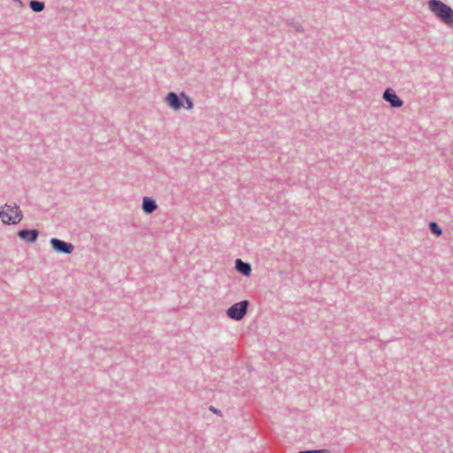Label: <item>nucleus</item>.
Returning <instances> with one entry per match:
<instances>
[{"label": "nucleus", "instance_id": "f257e3e1", "mask_svg": "<svg viewBox=\"0 0 453 453\" xmlns=\"http://www.w3.org/2000/svg\"><path fill=\"white\" fill-rule=\"evenodd\" d=\"M429 9L446 25H453V10L438 0H430L428 3Z\"/></svg>", "mask_w": 453, "mask_h": 453}, {"label": "nucleus", "instance_id": "f03ea898", "mask_svg": "<svg viewBox=\"0 0 453 453\" xmlns=\"http://www.w3.org/2000/svg\"><path fill=\"white\" fill-rule=\"evenodd\" d=\"M0 219L4 224H18L22 219V212L17 205L5 204L0 210Z\"/></svg>", "mask_w": 453, "mask_h": 453}, {"label": "nucleus", "instance_id": "7ed1b4c3", "mask_svg": "<svg viewBox=\"0 0 453 453\" xmlns=\"http://www.w3.org/2000/svg\"><path fill=\"white\" fill-rule=\"evenodd\" d=\"M248 301L234 303L227 310V316L234 320H241L247 312Z\"/></svg>", "mask_w": 453, "mask_h": 453}, {"label": "nucleus", "instance_id": "20e7f679", "mask_svg": "<svg viewBox=\"0 0 453 453\" xmlns=\"http://www.w3.org/2000/svg\"><path fill=\"white\" fill-rule=\"evenodd\" d=\"M50 243L54 250L59 253L70 254L73 250V246L72 244L56 238H52L50 240Z\"/></svg>", "mask_w": 453, "mask_h": 453}, {"label": "nucleus", "instance_id": "39448f33", "mask_svg": "<svg viewBox=\"0 0 453 453\" xmlns=\"http://www.w3.org/2000/svg\"><path fill=\"white\" fill-rule=\"evenodd\" d=\"M383 97L385 100L389 102L393 107H400L403 105V101L399 99L392 89H387L384 92Z\"/></svg>", "mask_w": 453, "mask_h": 453}, {"label": "nucleus", "instance_id": "423d86ee", "mask_svg": "<svg viewBox=\"0 0 453 453\" xmlns=\"http://www.w3.org/2000/svg\"><path fill=\"white\" fill-rule=\"evenodd\" d=\"M18 236L27 242H34L38 237L37 230H20L18 232Z\"/></svg>", "mask_w": 453, "mask_h": 453}, {"label": "nucleus", "instance_id": "0eeeda50", "mask_svg": "<svg viewBox=\"0 0 453 453\" xmlns=\"http://www.w3.org/2000/svg\"><path fill=\"white\" fill-rule=\"evenodd\" d=\"M165 100L168 105L174 111H178L180 109L181 104L174 92L168 93Z\"/></svg>", "mask_w": 453, "mask_h": 453}, {"label": "nucleus", "instance_id": "6e6552de", "mask_svg": "<svg viewBox=\"0 0 453 453\" xmlns=\"http://www.w3.org/2000/svg\"><path fill=\"white\" fill-rule=\"evenodd\" d=\"M157 209L156 202L149 197L142 200V210L146 213H152Z\"/></svg>", "mask_w": 453, "mask_h": 453}, {"label": "nucleus", "instance_id": "1a4fd4ad", "mask_svg": "<svg viewBox=\"0 0 453 453\" xmlns=\"http://www.w3.org/2000/svg\"><path fill=\"white\" fill-rule=\"evenodd\" d=\"M236 269L239 273L246 276H249L251 272L250 265L242 262L241 259L236 260Z\"/></svg>", "mask_w": 453, "mask_h": 453}, {"label": "nucleus", "instance_id": "9d476101", "mask_svg": "<svg viewBox=\"0 0 453 453\" xmlns=\"http://www.w3.org/2000/svg\"><path fill=\"white\" fill-rule=\"evenodd\" d=\"M30 7L34 12H39L44 9V4L39 1H31Z\"/></svg>", "mask_w": 453, "mask_h": 453}, {"label": "nucleus", "instance_id": "9b49d317", "mask_svg": "<svg viewBox=\"0 0 453 453\" xmlns=\"http://www.w3.org/2000/svg\"><path fill=\"white\" fill-rule=\"evenodd\" d=\"M430 229L431 231L435 234L437 236L441 235V228L439 227V226L434 223V222H431L430 223Z\"/></svg>", "mask_w": 453, "mask_h": 453}, {"label": "nucleus", "instance_id": "f8f14e48", "mask_svg": "<svg viewBox=\"0 0 453 453\" xmlns=\"http://www.w3.org/2000/svg\"><path fill=\"white\" fill-rule=\"evenodd\" d=\"M180 96L185 100L186 104H187V109H192L193 107V104L191 102V100L187 97L183 93L180 95Z\"/></svg>", "mask_w": 453, "mask_h": 453}, {"label": "nucleus", "instance_id": "ddd939ff", "mask_svg": "<svg viewBox=\"0 0 453 453\" xmlns=\"http://www.w3.org/2000/svg\"><path fill=\"white\" fill-rule=\"evenodd\" d=\"M315 453H329L327 450H315Z\"/></svg>", "mask_w": 453, "mask_h": 453}, {"label": "nucleus", "instance_id": "4468645a", "mask_svg": "<svg viewBox=\"0 0 453 453\" xmlns=\"http://www.w3.org/2000/svg\"><path fill=\"white\" fill-rule=\"evenodd\" d=\"M299 453H315V450H311V451H305V452H299Z\"/></svg>", "mask_w": 453, "mask_h": 453}]
</instances>
